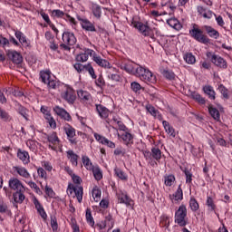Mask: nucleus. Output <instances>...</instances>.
Listing matches in <instances>:
<instances>
[{"label":"nucleus","instance_id":"nucleus-28","mask_svg":"<svg viewBox=\"0 0 232 232\" xmlns=\"http://www.w3.org/2000/svg\"><path fill=\"white\" fill-rule=\"evenodd\" d=\"M170 200L173 202H179V200H183L184 198V192L182 191V187L179 185L178 189L174 192V194L169 196Z\"/></svg>","mask_w":232,"mask_h":232},{"label":"nucleus","instance_id":"nucleus-55","mask_svg":"<svg viewBox=\"0 0 232 232\" xmlns=\"http://www.w3.org/2000/svg\"><path fill=\"white\" fill-rule=\"evenodd\" d=\"M101 195H102V192L99 189V187H94L92 188V197L95 202H99L101 200Z\"/></svg>","mask_w":232,"mask_h":232},{"label":"nucleus","instance_id":"nucleus-48","mask_svg":"<svg viewBox=\"0 0 232 232\" xmlns=\"http://www.w3.org/2000/svg\"><path fill=\"white\" fill-rule=\"evenodd\" d=\"M175 180H177V179L175 178V175L169 174V175L164 176V184L169 188H171V186L175 184Z\"/></svg>","mask_w":232,"mask_h":232},{"label":"nucleus","instance_id":"nucleus-20","mask_svg":"<svg viewBox=\"0 0 232 232\" xmlns=\"http://www.w3.org/2000/svg\"><path fill=\"white\" fill-rule=\"evenodd\" d=\"M14 109L21 115L25 121H28V118L30 117L28 113H30V111L26 109L24 106H23L19 102H14Z\"/></svg>","mask_w":232,"mask_h":232},{"label":"nucleus","instance_id":"nucleus-62","mask_svg":"<svg viewBox=\"0 0 232 232\" xmlns=\"http://www.w3.org/2000/svg\"><path fill=\"white\" fill-rule=\"evenodd\" d=\"M95 84H96V86H98V88H102V87L106 86V82L104 81L102 74H100L98 79H96Z\"/></svg>","mask_w":232,"mask_h":232},{"label":"nucleus","instance_id":"nucleus-39","mask_svg":"<svg viewBox=\"0 0 232 232\" xmlns=\"http://www.w3.org/2000/svg\"><path fill=\"white\" fill-rule=\"evenodd\" d=\"M72 189L73 190L74 195H75L79 204H81V202H82V195H83L82 187L76 185V186H72Z\"/></svg>","mask_w":232,"mask_h":232},{"label":"nucleus","instance_id":"nucleus-3","mask_svg":"<svg viewBox=\"0 0 232 232\" xmlns=\"http://www.w3.org/2000/svg\"><path fill=\"white\" fill-rule=\"evenodd\" d=\"M63 44H60L61 50H64L65 52H70L72 47L77 43V38L75 34L72 32H64L62 35Z\"/></svg>","mask_w":232,"mask_h":232},{"label":"nucleus","instance_id":"nucleus-25","mask_svg":"<svg viewBox=\"0 0 232 232\" xmlns=\"http://www.w3.org/2000/svg\"><path fill=\"white\" fill-rule=\"evenodd\" d=\"M206 206H207V211L208 213H217V203L215 202V199L211 196H207L206 199Z\"/></svg>","mask_w":232,"mask_h":232},{"label":"nucleus","instance_id":"nucleus-26","mask_svg":"<svg viewBox=\"0 0 232 232\" xmlns=\"http://www.w3.org/2000/svg\"><path fill=\"white\" fill-rule=\"evenodd\" d=\"M90 10L92 12V15H94L96 19H101V17H102V7L98 4L92 3L90 5Z\"/></svg>","mask_w":232,"mask_h":232},{"label":"nucleus","instance_id":"nucleus-50","mask_svg":"<svg viewBox=\"0 0 232 232\" xmlns=\"http://www.w3.org/2000/svg\"><path fill=\"white\" fill-rule=\"evenodd\" d=\"M191 97L194 101H196V102H198L201 106H204V104H206V98L202 97L200 93L194 92L191 93Z\"/></svg>","mask_w":232,"mask_h":232},{"label":"nucleus","instance_id":"nucleus-8","mask_svg":"<svg viewBox=\"0 0 232 232\" xmlns=\"http://www.w3.org/2000/svg\"><path fill=\"white\" fill-rule=\"evenodd\" d=\"M208 59H210L211 63L215 64L218 68H222L223 70L227 69V61L222 58V56L218 54H215L211 52L207 53Z\"/></svg>","mask_w":232,"mask_h":232},{"label":"nucleus","instance_id":"nucleus-22","mask_svg":"<svg viewBox=\"0 0 232 232\" xmlns=\"http://www.w3.org/2000/svg\"><path fill=\"white\" fill-rule=\"evenodd\" d=\"M140 66V65L133 62H129L123 65V70H125L127 73H131L132 75H136Z\"/></svg>","mask_w":232,"mask_h":232},{"label":"nucleus","instance_id":"nucleus-5","mask_svg":"<svg viewBox=\"0 0 232 232\" xmlns=\"http://www.w3.org/2000/svg\"><path fill=\"white\" fill-rule=\"evenodd\" d=\"M136 77H140L141 81L150 82L151 84H155V82H157V77L153 74V72H151L150 69L140 65L138 67V72H136Z\"/></svg>","mask_w":232,"mask_h":232},{"label":"nucleus","instance_id":"nucleus-12","mask_svg":"<svg viewBox=\"0 0 232 232\" xmlns=\"http://www.w3.org/2000/svg\"><path fill=\"white\" fill-rule=\"evenodd\" d=\"M118 137L121 139L122 144H124L127 148H131L134 136L131 134V132H130V130H125V132H122L121 134H118Z\"/></svg>","mask_w":232,"mask_h":232},{"label":"nucleus","instance_id":"nucleus-15","mask_svg":"<svg viewBox=\"0 0 232 232\" xmlns=\"http://www.w3.org/2000/svg\"><path fill=\"white\" fill-rule=\"evenodd\" d=\"M6 55L14 64H21L23 63V55H21V53H18L17 51L8 50L6 52Z\"/></svg>","mask_w":232,"mask_h":232},{"label":"nucleus","instance_id":"nucleus-40","mask_svg":"<svg viewBox=\"0 0 232 232\" xmlns=\"http://www.w3.org/2000/svg\"><path fill=\"white\" fill-rule=\"evenodd\" d=\"M114 177H117L120 180H128V174L119 167L114 168Z\"/></svg>","mask_w":232,"mask_h":232},{"label":"nucleus","instance_id":"nucleus-7","mask_svg":"<svg viewBox=\"0 0 232 232\" xmlns=\"http://www.w3.org/2000/svg\"><path fill=\"white\" fill-rule=\"evenodd\" d=\"M61 97L68 104H74L77 99V94H75V90H73V88L65 85L63 91L61 93Z\"/></svg>","mask_w":232,"mask_h":232},{"label":"nucleus","instance_id":"nucleus-24","mask_svg":"<svg viewBox=\"0 0 232 232\" xmlns=\"http://www.w3.org/2000/svg\"><path fill=\"white\" fill-rule=\"evenodd\" d=\"M202 30H204L211 39H218V37H220V33L210 25H203Z\"/></svg>","mask_w":232,"mask_h":232},{"label":"nucleus","instance_id":"nucleus-36","mask_svg":"<svg viewBox=\"0 0 232 232\" xmlns=\"http://www.w3.org/2000/svg\"><path fill=\"white\" fill-rule=\"evenodd\" d=\"M85 218L86 222L91 227L95 229V219H93V216L92 215V208H87L85 210Z\"/></svg>","mask_w":232,"mask_h":232},{"label":"nucleus","instance_id":"nucleus-51","mask_svg":"<svg viewBox=\"0 0 232 232\" xmlns=\"http://www.w3.org/2000/svg\"><path fill=\"white\" fill-rule=\"evenodd\" d=\"M59 81L55 78H51V81L46 83L48 90H57V88H59Z\"/></svg>","mask_w":232,"mask_h":232},{"label":"nucleus","instance_id":"nucleus-33","mask_svg":"<svg viewBox=\"0 0 232 232\" xmlns=\"http://www.w3.org/2000/svg\"><path fill=\"white\" fill-rule=\"evenodd\" d=\"M40 75V81L41 82H44V84H47L48 82H50L52 78V71L50 70H43L39 73Z\"/></svg>","mask_w":232,"mask_h":232},{"label":"nucleus","instance_id":"nucleus-38","mask_svg":"<svg viewBox=\"0 0 232 232\" xmlns=\"http://www.w3.org/2000/svg\"><path fill=\"white\" fill-rule=\"evenodd\" d=\"M162 125H163V128H164L166 133H168V135H169L170 137H173V139H175V137H177V134L175 133V128H173V126L169 125V121H163Z\"/></svg>","mask_w":232,"mask_h":232},{"label":"nucleus","instance_id":"nucleus-14","mask_svg":"<svg viewBox=\"0 0 232 232\" xmlns=\"http://www.w3.org/2000/svg\"><path fill=\"white\" fill-rule=\"evenodd\" d=\"M63 131L67 135V139L71 144H77V140L75 139V128L70 124H66L63 127Z\"/></svg>","mask_w":232,"mask_h":232},{"label":"nucleus","instance_id":"nucleus-21","mask_svg":"<svg viewBox=\"0 0 232 232\" xmlns=\"http://www.w3.org/2000/svg\"><path fill=\"white\" fill-rule=\"evenodd\" d=\"M95 106L99 117L106 121V119L110 117V109L106 108L102 104H95Z\"/></svg>","mask_w":232,"mask_h":232},{"label":"nucleus","instance_id":"nucleus-42","mask_svg":"<svg viewBox=\"0 0 232 232\" xmlns=\"http://www.w3.org/2000/svg\"><path fill=\"white\" fill-rule=\"evenodd\" d=\"M167 24L174 28V30H182V24L177 18H169L167 20Z\"/></svg>","mask_w":232,"mask_h":232},{"label":"nucleus","instance_id":"nucleus-34","mask_svg":"<svg viewBox=\"0 0 232 232\" xmlns=\"http://www.w3.org/2000/svg\"><path fill=\"white\" fill-rule=\"evenodd\" d=\"M203 92L208 95V99L210 101H215L217 99V92H215V89H213V86L211 85H205L203 87Z\"/></svg>","mask_w":232,"mask_h":232},{"label":"nucleus","instance_id":"nucleus-43","mask_svg":"<svg viewBox=\"0 0 232 232\" xmlns=\"http://www.w3.org/2000/svg\"><path fill=\"white\" fill-rule=\"evenodd\" d=\"M218 90L221 93L222 99H225L226 101L229 100L231 92H229V90L227 88H226V86H224V84L220 83L218 85Z\"/></svg>","mask_w":232,"mask_h":232},{"label":"nucleus","instance_id":"nucleus-30","mask_svg":"<svg viewBox=\"0 0 232 232\" xmlns=\"http://www.w3.org/2000/svg\"><path fill=\"white\" fill-rule=\"evenodd\" d=\"M17 157L20 160H22L23 164H30V154L28 151L18 149Z\"/></svg>","mask_w":232,"mask_h":232},{"label":"nucleus","instance_id":"nucleus-2","mask_svg":"<svg viewBox=\"0 0 232 232\" xmlns=\"http://www.w3.org/2000/svg\"><path fill=\"white\" fill-rule=\"evenodd\" d=\"M189 35L198 43H201V44H209V37L206 34H204V29L198 28V26L194 24L192 28L189 30Z\"/></svg>","mask_w":232,"mask_h":232},{"label":"nucleus","instance_id":"nucleus-44","mask_svg":"<svg viewBox=\"0 0 232 232\" xmlns=\"http://www.w3.org/2000/svg\"><path fill=\"white\" fill-rule=\"evenodd\" d=\"M183 60L187 64H195L197 63V57L193 55V53H185L183 54Z\"/></svg>","mask_w":232,"mask_h":232},{"label":"nucleus","instance_id":"nucleus-35","mask_svg":"<svg viewBox=\"0 0 232 232\" xmlns=\"http://www.w3.org/2000/svg\"><path fill=\"white\" fill-rule=\"evenodd\" d=\"M78 97L82 102H85V104H88L90 101H92V94L88 92L87 91L80 90L78 91Z\"/></svg>","mask_w":232,"mask_h":232},{"label":"nucleus","instance_id":"nucleus-64","mask_svg":"<svg viewBox=\"0 0 232 232\" xmlns=\"http://www.w3.org/2000/svg\"><path fill=\"white\" fill-rule=\"evenodd\" d=\"M51 227L53 231L59 229V224L57 223V218H55V216L51 217Z\"/></svg>","mask_w":232,"mask_h":232},{"label":"nucleus","instance_id":"nucleus-49","mask_svg":"<svg viewBox=\"0 0 232 232\" xmlns=\"http://www.w3.org/2000/svg\"><path fill=\"white\" fill-rule=\"evenodd\" d=\"M91 171H92L95 180H102V170L99 166H94Z\"/></svg>","mask_w":232,"mask_h":232},{"label":"nucleus","instance_id":"nucleus-45","mask_svg":"<svg viewBox=\"0 0 232 232\" xmlns=\"http://www.w3.org/2000/svg\"><path fill=\"white\" fill-rule=\"evenodd\" d=\"M189 208L193 213H197L200 209V205L195 197H191L189 199Z\"/></svg>","mask_w":232,"mask_h":232},{"label":"nucleus","instance_id":"nucleus-6","mask_svg":"<svg viewBox=\"0 0 232 232\" xmlns=\"http://www.w3.org/2000/svg\"><path fill=\"white\" fill-rule=\"evenodd\" d=\"M116 197L119 204H124L129 209H133L135 201L128 195V192L124 190H119L116 192Z\"/></svg>","mask_w":232,"mask_h":232},{"label":"nucleus","instance_id":"nucleus-37","mask_svg":"<svg viewBox=\"0 0 232 232\" xmlns=\"http://www.w3.org/2000/svg\"><path fill=\"white\" fill-rule=\"evenodd\" d=\"M151 158L157 162H160V159H162V150H160L158 147H152L150 150Z\"/></svg>","mask_w":232,"mask_h":232},{"label":"nucleus","instance_id":"nucleus-52","mask_svg":"<svg viewBox=\"0 0 232 232\" xmlns=\"http://www.w3.org/2000/svg\"><path fill=\"white\" fill-rule=\"evenodd\" d=\"M160 227H165V229H168V227H169V217L167 215H162L160 217Z\"/></svg>","mask_w":232,"mask_h":232},{"label":"nucleus","instance_id":"nucleus-57","mask_svg":"<svg viewBox=\"0 0 232 232\" xmlns=\"http://www.w3.org/2000/svg\"><path fill=\"white\" fill-rule=\"evenodd\" d=\"M163 76L168 79V81H175V72L173 71L169 70H164L163 71Z\"/></svg>","mask_w":232,"mask_h":232},{"label":"nucleus","instance_id":"nucleus-60","mask_svg":"<svg viewBox=\"0 0 232 232\" xmlns=\"http://www.w3.org/2000/svg\"><path fill=\"white\" fill-rule=\"evenodd\" d=\"M40 111L44 114V119L52 117V113H50V109L46 106H42Z\"/></svg>","mask_w":232,"mask_h":232},{"label":"nucleus","instance_id":"nucleus-31","mask_svg":"<svg viewBox=\"0 0 232 232\" xmlns=\"http://www.w3.org/2000/svg\"><path fill=\"white\" fill-rule=\"evenodd\" d=\"M26 190H20L13 193V200L15 202V204H23L24 202V198H26V196H24V193Z\"/></svg>","mask_w":232,"mask_h":232},{"label":"nucleus","instance_id":"nucleus-46","mask_svg":"<svg viewBox=\"0 0 232 232\" xmlns=\"http://www.w3.org/2000/svg\"><path fill=\"white\" fill-rule=\"evenodd\" d=\"M82 162L84 168L88 171H92V169L95 167V166H93V163H92V160H90V158L88 156H82Z\"/></svg>","mask_w":232,"mask_h":232},{"label":"nucleus","instance_id":"nucleus-56","mask_svg":"<svg viewBox=\"0 0 232 232\" xmlns=\"http://www.w3.org/2000/svg\"><path fill=\"white\" fill-rule=\"evenodd\" d=\"M0 46H1V48H9L10 47V40H8L6 37L3 36V34H0Z\"/></svg>","mask_w":232,"mask_h":232},{"label":"nucleus","instance_id":"nucleus-18","mask_svg":"<svg viewBox=\"0 0 232 232\" xmlns=\"http://www.w3.org/2000/svg\"><path fill=\"white\" fill-rule=\"evenodd\" d=\"M53 111L54 113H56V115H58V117H61V119H63V121H67L68 122L72 121V116L63 108L56 105L53 108Z\"/></svg>","mask_w":232,"mask_h":232},{"label":"nucleus","instance_id":"nucleus-11","mask_svg":"<svg viewBox=\"0 0 232 232\" xmlns=\"http://www.w3.org/2000/svg\"><path fill=\"white\" fill-rule=\"evenodd\" d=\"M8 186H9V188L14 192L26 191L24 185H23V182L19 180V179L17 178H11L8 181Z\"/></svg>","mask_w":232,"mask_h":232},{"label":"nucleus","instance_id":"nucleus-27","mask_svg":"<svg viewBox=\"0 0 232 232\" xmlns=\"http://www.w3.org/2000/svg\"><path fill=\"white\" fill-rule=\"evenodd\" d=\"M66 155L71 164L77 168V166H79V155L75 154V152L72 150H67Z\"/></svg>","mask_w":232,"mask_h":232},{"label":"nucleus","instance_id":"nucleus-19","mask_svg":"<svg viewBox=\"0 0 232 232\" xmlns=\"http://www.w3.org/2000/svg\"><path fill=\"white\" fill-rule=\"evenodd\" d=\"M92 61H94V63H96L98 66H101V68H107L108 70L111 68V64H110V62L106 61L105 59H102V57H101L95 52L92 56Z\"/></svg>","mask_w":232,"mask_h":232},{"label":"nucleus","instance_id":"nucleus-16","mask_svg":"<svg viewBox=\"0 0 232 232\" xmlns=\"http://www.w3.org/2000/svg\"><path fill=\"white\" fill-rule=\"evenodd\" d=\"M78 21L81 23V26L83 30H86V32H97V29H95V25L90 20L86 18L81 17V15H77Z\"/></svg>","mask_w":232,"mask_h":232},{"label":"nucleus","instance_id":"nucleus-23","mask_svg":"<svg viewBox=\"0 0 232 232\" xmlns=\"http://www.w3.org/2000/svg\"><path fill=\"white\" fill-rule=\"evenodd\" d=\"M107 77L111 81H114V82H121V75L117 73V68L115 67H109L107 70Z\"/></svg>","mask_w":232,"mask_h":232},{"label":"nucleus","instance_id":"nucleus-10","mask_svg":"<svg viewBox=\"0 0 232 232\" xmlns=\"http://www.w3.org/2000/svg\"><path fill=\"white\" fill-rule=\"evenodd\" d=\"M95 51L90 48H83L82 52L76 55L77 63H86L90 57H93Z\"/></svg>","mask_w":232,"mask_h":232},{"label":"nucleus","instance_id":"nucleus-4","mask_svg":"<svg viewBox=\"0 0 232 232\" xmlns=\"http://www.w3.org/2000/svg\"><path fill=\"white\" fill-rule=\"evenodd\" d=\"M188 208L186 205H181L175 212V224H178L180 227H186L188 226Z\"/></svg>","mask_w":232,"mask_h":232},{"label":"nucleus","instance_id":"nucleus-32","mask_svg":"<svg viewBox=\"0 0 232 232\" xmlns=\"http://www.w3.org/2000/svg\"><path fill=\"white\" fill-rule=\"evenodd\" d=\"M14 35L16 39H18L22 46H24V48H28V46H30V42H28V40L26 39V35H24L23 32L15 31Z\"/></svg>","mask_w":232,"mask_h":232},{"label":"nucleus","instance_id":"nucleus-29","mask_svg":"<svg viewBox=\"0 0 232 232\" xmlns=\"http://www.w3.org/2000/svg\"><path fill=\"white\" fill-rule=\"evenodd\" d=\"M14 171L17 173L20 177L23 179H30L32 176L30 175V172H28V169L23 166H16L14 167Z\"/></svg>","mask_w":232,"mask_h":232},{"label":"nucleus","instance_id":"nucleus-13","mask_svg":"<svg viewBox=\"0 0 232 232\" xmlns=\"http://www.w3.org/2000/svg\"><path fill=\"white\" fill-rule=\"evenodd\" d=\"M94 139L97 140V142H99L100 144H102L103 146H107V148H111V150H115V142L108 140V138L94 132Z\"/></svg>","mask_w":232,"mask_h":232},{"label":"nucleus","instance_id":"nucleus-9","mask_svg":"<svg viewBox=\"0 0 232 232\" xmlns=\"http://www.w3.org/2000/svg\"><path fill=\"white\" fill-rule=\"evenodd\" d=\"M47 142L49 150L53 151H57V150H61V140L59 136H57V132L53 131L52 133L47 135Z\"/></svg>","mask_w":232,"mask_h":232},{"label":"nucleus","instance_id":"nucleus-53","mask_svg":"<svg viewBox=\"0 0 232 232\" xmlns=\"http://www.w3.org/2000/svg\"><path fill=\"white\" fill-rule=\"evenodd\" d=\"M184 174L186 177V184H188V186H191L193 184V173H191L189 169H185Z\"/></svg>","mask_w":232,"mask_h":232},{"label":"nucleus","instance_id":"nucleus-63","mask_svg":"<svg viewBox=\"0 0 232 232\" xmlns=\"http://www.w3.org/2000/svg\"><path fill=\"white\" fill-rule=\"evenodd\" d=\"M45 195L49 197V198H55V191H53V188H50L48 185L45 186Z\"/></svg>","mask_w":232,"mask_h":232},{"label":"nucleus","instance_id":"nucleus-54","mask_svg":"<svg viewBox=\"0 0 232 232\" xmlns=\"http://www.w3.org/2000/svg\"><path fill=\"white\" fill-rule=\"evenodd\" d=\"M85 72H88L92 79H97V74H95V69H93V66H92V63L85 64Z\"/></svg>","mask_w":232,"mask_h":232},{"label":"nucleus","instance_id":"nucleus-1","mask_svg":"<svg viewBox=\"0 0 232 232\" xmlns=\"http://www.w3.org/2000/svg\"><path fill=\"white\" fill-rule=\"evenodd\" d=\"M131 24L133 25L134 28H136V30L140 32V34H141V35H143V37H150L151 39L155 37V34L153 33V28L150 26V23L148 22L142 23V22L132 20Z\"/></svg>","mask_w":232,"mask_h":232},{"label":"nucleus","instance_id":"nucleus-61","mask_svg":"<svg viewBox=\"0 0 232 232\" xmlns=\"http://www.w3.org/2000/svg\"><path fill=\"white\" fill-rule=\"evenodd\" d=\"M37 173L40 179H44V180H46L48 179V174H46V170L43 169V167H39L37 169Z\"/></svg>","mask_w":232,"mask_h":232},{"label":"nucleus","instance_id":"nucleus-47","mask_svg":"<svg viewBox=\"0 0 232 232\" xmlns=\"http://www.w3.org/2000/svg\"><path fill=\"white\" fill-rule=\"evenodd\" d=\"M67 14L60 9H53L51 11V17H54L56 19H65Z\"/></svg>","mask_w":232,"mask_h":232},{"label":"nucleus","instance_id":"nucleus-17","mask_svg":"<svg viewBox=\"0 0 232 232\" xmlns=\"http://www.w3.org/2000/svg\"><path fill=\"white\" fill-rule=\"evenodd\" d=\"M33 203L34 205V208L38 215H40L41 218H43L44 220H46L48 218V214H46V210H44V207H43V204H41L39 199H37V198L35 197L33 198Z\"/></svg>","mask_w":232,"mask_h":232},{"label":"nucleus","instance_id":"nucleus-41","mask_svg":"<svg viewBox=\"0 0 232 232\" xmlns=\"http://www.w3.org/2000/svg\"><path fill=\"white\" fill-rule=\"evenodd\" d=\"M208 112L212 119L215 121L220 120V111H218V109L213 107V104H208Z\"/></svg>","mask_w":232,"mask_h":232},{"label":"nucleus","instance_id":"nucleus-58","mask_svg":"<svg viewBox=\"0 0 232 232\" xmlns=\"http://www.w3.org/2000/svg\"><path fill=\"white\" fill-rule=\"evenodd\" d=\"M73 68L74 70H76L78 73H84L86 70V65H83L82 63H76L73 64Z\"/></svg>","mask_w":232,"mask_h":232},{"label":"nucleus","instance_id":"nucleus-59","mask_svg":"<svg viewBox=\"0 0 232 232\" xmlns=\"http://www.w3.org/2000/svg\"><path fill=\"white\" fill-rule=\"evenodd\" d=\"M146 110L149 111V113H150V115H152V117H157V115H159V111L151 104L146 105Z\"/></svg>","mask_w":232,"mask_h":232}]
</instances>
